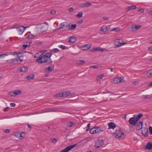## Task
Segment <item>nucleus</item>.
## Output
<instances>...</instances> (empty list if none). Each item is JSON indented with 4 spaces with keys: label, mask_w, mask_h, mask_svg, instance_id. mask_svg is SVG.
<instances>
[{
    "label": "nucleus",
    "mask_w": 152,
    "mask_h": 152,
    "mask_svg": "<svg viewBox=\"0 0 152 152\" xmlns=\"http://www.w3.org/2000/svg\"><path fill=\"white\" fill-rule=\"evenodd\" d=\"M59 47L61 48L63 50H65L66 49V47L65 46H64L62 45H59Z\"/></svg>",
    "instance_id": "41"
},
{
    "label": "nucleus",
    "mask_w": 152,
    "mask_h": 152,
    "mask_svg": "<svg viewBox=\"0 0 152 152\" xmlns=\"http://www.w3.org/2000/svg\"><path fill=\"white\" fill-rule=\"evenodd\" d=\"M135 115L133 117L131 118L129 120V124L132 125L133 126H135L136 125V124L137 123V121H136V120L134 118Z\"/></svg>",
    "instance_id": "9"
},
{
    "label": "nucleus",
    "mask_w": 152,
    "mask_h": 152,
    "mask_svg": "<svg viewBox=\"0 0 152 152\" xmlns=\"http://www.w3.org/2000/svg\"><path fill=\"white\" fill-rule=\"evenodd\" d=\"M141 133L142 135L145 137H147L148 134V128H142L141 130Z\"/></svg>",
    "instance_id": "11"
},
{
    "label": "nucleus",
    "mask_w": 152,
    "mask_h": 152,
    "mask_svg": "<svg viewBox=\"0 0 152 152\" xmlns=\"http://www.w3.org/2000/svg\"><path fill=\"white\" fill-rule=\"evenodd\" d=\"M47 27L45 26H42L41 28V29L44 32L46 31L47 30Z\"/></svg>",
    "instance_id": "42"
},
{
    "label": "nucleus",
    "mask_w": 152,
    "mask_h": 152,
    "mask_svg": "<svg viewBox=\"0 0 152 152\" xmlns=\"http://www.w3.org/2000/svg\"><path fill=\"white\" fill-rule=\"evenodd\" d=\"M103 130H102L100 127H95L91 129L90 130V132L91 134L97 133L100 132H103Z\"/></svg>",
    "instance_id": "3"
},
{
    "label": "nucleus",
    "mask_w": 152,
    "mask_h": 152,
    "mask_svg": "<svg viewBox=\"0 0 152 152\" xmlns=\"http://www.w3.org/2000/svg\"><path fill=\"white\" fill-rule=\"evenodd\" d=\"M85 63V61L83 60L77 61L76 62L77 65H82L84 64Z\"/></svg>",
    "instance_id": "30"
},
{
    "label": "nucleus",
    "mask_w": 152,
    "mask_h": 152,
    "mask_svg": "<svg viewBox=\"0 0 152 152\" xmlns=\"http://www.w3.org/2000/svg\"><path fill=\"white\" fill-rule=\"evenodd\" d=\"M110 26H102L101 29V31L106 32L108 31L110 29Z\"/></svg>",
    "instance_id": "13"
},
{
    "label": "nucleus",
    "mask_w": 152,
    "mask_h": 152,
    "mask_svg": "<svg viewBox=\"0 0 152 152\" xmlns=\"http://www.w3.org/2000/svg\"><path fill=\"white\" fill-rule=\"evenodd\" d=\"M91 52H94L96 51H99L102 52L103 51V49L100 48L98 47L91 49Z\"/></svg>",
    "instance_id": "26"
},
{
    "label": "nucleus",
    "mask_w": 152,
    "mask_h": 152,
    "mask_svg": "<svg viewBox=\"0 0 152 152\" xmlns=\"http://www.w3.org/2000/svg\"><path fill=\"white\" fill-rule=\"evenodd\" d=\"M50 13L52 14H55L56 13V11L55 10H52Z\"/></svg>",
    "instance_id": "54"
},
{
    "label": "nucleus",
    "mask_w": 152,
    "mask_h": 152,
    "mask_svg": "<svg viewBox=\"0 0 152 152\" xmlns=\"http://www.w3.org/2000/svg\"><path fill=\"white\" fill-rule=\"evenodd\" d=\"M73 124L74 123L72 122H69L68 123L67 125L69 126L72 127L73 126Z\"/></svg>",
    "instance_id": "40"
},
{
    "label": "nucleus",
    "mask_w": 152,
    "mask_h": 152,
    "mask_svg": "<svg viewBox=\"0 0 152 152\" xmlns=\"http://www.w3.org/2000/svg\"><path fill=\"white\" fill-rule=\"evenodd\" d=\"M59 51L58 50L57 48H55L53 50H51V52L52 53H55L58 52Z\"/></svg>",
    "instance_id": "35"
},
{
    "label": "nucleus",
    "mask_w": 152,
    "mask_h": 152,
    "mask_svg": "<svg viewBox=\"0 0 152 152\" xmlns=\"http://www.w3.org/2000/svg\"><path fill=\"white\" fill-rule=\"evenodd\" d=\"M143 97L144 98H151V95H143Z\"/></svg>",
    "instance_id": "48"
},
{
    "label": "nucleus",
    "mask_w": 152,
    "mask_h": 152,
    "mask_svg": "<svg viewBox=\"0 0 152 152\" xmlns=\"http://www.w3.org/2000/svg\"><path fill=\"white\" fill-rule=\"evenodd\" d=\"M10 95L11 96H15V94H14V91L12 92H11L10 93Z\"/></svg>",
    "instance_id": "52"
},
{
    "label": "nucleus",
    "mask_w": 152,
    "mask_h": 152,
    "mask_svg": "<svg viewBox=\"0 0 152 152\" xmlns=\"http://www.w3.org/2000/svg\"><path fill=\"white\" fill-rule=\"evenodd\" d=\"M28 28V27H24L22 26H20L16 28L18 33L20 35L22 34L25 31L26 28Z\"/></svg>",
    "instance_id": "5"
},
{
    "label": "nucleus",
    "mask_w": 152,
    "mask_h": 152,
    "mask_svg": "<svg viewBox=\"0 0 152 152\" xmlns=\"http://www.w3.org/2000/svg\"><path fill=\"white\" fill-rule=\"evenodd\" d=\"M54 70V65H51L48 67L45 68L44 69L45 72H49Z\"/></svg>",
    "instance_id": "10"
},
{
    "label": "nucleus",
    "mask_w": 152,
    "mask_h": 152,
    "mask_svg": "<svg viewBox=\"0 0 152 152\" xmlns=\"http://www.w3.org/2000/svg\"><path fill=\"white\" fill-rule=\"evenodd\" d=\"M52 54V53H45L44 55L38 58L37 59L36 62L41 64L45 63L46 65L51 64L52 62V61L50 58Z\"/></svg>",
    "instance_id": "1"
},
{
    "label": "nucleus",
    "mask_w": 152,
    "mask_h": 152,
    "mask_svg": "<svg viewBox=\"0 0 152 152\" xmlns=\"http://www.w3.org/2000/svg\"><path fill=\"white\" fill-rule=\"evenodd\" d=\"M108 126H109L108 129H114L116 127L115 124L112 122L108 123Z\"/></svg>",
    "instance_id": "19"
},
{
    "label": "nucleus",
    "mask_w": 152,
    "mask_h": 152,
    "mask_svg": "<svg viewBox=\"0 0 152 152\" xmlns=\"http://www.w3.org/2000/svg\"><path fill=\"white\" fill-rule=\"evenodd\" d=\"M62 94V93H59L55 95L54 96L57 97H63V95Z\"/></svg>",
    "instance_id": "37"
},
{
    "label": "nucleus",
    "mask_w": 152,
    "mask_h": 152,
    "mask_svg": "<svg viewBox=\"0 0 152 152\" xmlns=\"http://www.w3.org/2000/svg\"><path fill=\"white\" fill-rule=\"evenodd\" d=\"M141 26L139 25H137L131 27L132 30V31H135L140 29L141 28Z\"/></svg>",
    "instance_id": "20"
},
{
    "label": "nucleus",
    "mask_w": 152,
    "mask_h": 152,
    "mask_svg": "<svg viewBox=\"0 0 152 152\" xmlns=\"http://www.w3.org/2000/svg\"><path fill=\"white\" fill-rule=\"evenodd\" d=\"M9 109V107H7L4 109L3 110L4 112H7L8 110Z\"/></svg>",
    "instance_id": "51"
},
{
    "label": "nucleus",
    "mask_w": 152,
    "mask_h": 152,
    "mask_svg": "<svg viewBox=\"0 0 152 152\" xmlns=\"http://www.w3.org/2000/svg\"><path fill=\"white\" fill-rule=\"evenodd\" d=\"M90 68H93L95 69H97L98 68V66L97 65H94L90 66Z\"/></svg>",
    "instance_id": "49"
},
{
    "label": "nucleus",
    "mask_w": 152,
    "mask_h": 152,
    "mask_svg": "<svg viewBox=\"0 0 152 152\" xmlns=\"http://www.w3.org/2000/svg\"><path fill=\"white\" fill-rule=\"evenodd\" d=\"M32 42V41L31 40H29L28 42H25L26 44H24L22 46V48L23 49H26L27 47H29L30 46Z\"/></svg>",
    "instance_id": "14"
},
{
    "label": "nucleus",
    "mask_w": 152,
    "mask_h": 152,
    "mask_svg": "<svg viewBox=\"0 0 152 152\" xmlns=\"http://www.w3.org/2000/svg\"><path fill=\"white\" fill-rule=\"evenodd\" d=\"M103 74H100L99 75L96 77V80L97 81H100L104 77Z\"/></svg>",
    "instance_id": "31"
},
{
    "label": "nucleus",
    "mask_w": 152,
    "mask_h": 152,
    "mask_svg": "<svg viewBox=\"0 0 152 152\" xmlns=\"http://www.w3.org/2000/svg\"><path fill=\"white\" fill-rule=\"evenodd\" d=\"M83 22V20H80L78 21L77 23L79 24H81Z\"/></svg>",
    "instance_id": "57"
},
{
    "label": "nucleus",
    "mask_w": 152,
    "mask_h": 152,
    "mask_svg": "<svg viewBox=\"0 0 152 152\" xmlns=\"http://www.w3.org/2000/svg\"><path fill=\"white\" fill-rule=\"evenodd\" d=\"M76 38L75 36L70 37L68 40V42L70 43H73L75 42L76 41Z\"/></svg>",
    "instance_id": "18"
},
{
    "label": "nucleus",
    "mask_w": 152,
    "mask_h": 152,
    "mask_svg": "<svg viewBox=\"0 0 152 152\" xmlns=\"http://www.w3.org/2000/svg\"><path fill=\"white\" fill-rule=\"evenodd\" d=\"M120 30V28H113L111 31H116V32H118Z\"/></svg>",
    "instance_id": "39"
},
{
    "label": "nucleus",
    "mask_w": 152,
    "mask_h": 152,
    "mask_svg": "<svg viewBox=\"0 0 152 152\" xmlns=\"http://www.w3.org/2000/svg\"><path fill=\"white\" fill-rule=\"evenodd\" d=\"M113 136L119 139H123L125 138L124 133L121 129L116 130L113 134Z\"/></svg>",
    "instance_id": "2"
},
{
    "label": "nucleus",
    "mask_w": 152,
    "mask_h": 152,
    "mask_svg": "<svg viewBox=\"0 0 152 152\" xmlns=\"http://www.w3.org/2000/svg\"><path fill=\"white\" fill-rule=\"evenodd\" d=\"M20 72H27L28 68L27 66H23L20 67Z\"/></svg>",
    "instance_id": "22"
},
{
    "label": "nucleus",
    "mask_w": 152,
    "mask_h": 152,
    "mask_svg": "<svg viewBox=\"0 0 152 152\" xmlns=\"http://www.w3.org/2000/svg\"><path fill=\"white\" fill-rule=\"evenodd\" d=\"M34 75L33 74H31L28 75L26 78L28 80H31L34 79Z\"/></svg>",
    "instance_id": "29"
},
{
    "label": "nucleus",
    "mask_w": 152,
    "mask_h": 152,
    "mask_svg": "<svg viewBox=\"0 0 152 152\" xmlns=\"http://www.w3.org/2000/svg\"><path fill=\"white\" fill-rule=\"evenodd\" d=\"M77 145V144H75L74 145L68 146L61 151L60 152H68L72 149L76 147Z\"/></svg>",
    "instance_id": "6"
},
{
    "label": "nucleus",
    "mask_w": 152,
    "mask_h": 152,
    "mask_svg": "<svg viewBox=\"0 0 152 152\" xmlns=\"http://www.w3.org/2000/svg\"><path fill=\"white\" fill-rule=\"evenodd\" d=\"M27 126L30 129H31L32 128L30 124H28Z\"/></svg>",
    "instance_id": "60"
},
{
    "label": "nucleus",
    "mask_w": 152,
    "mask_h": 152,
    "mask_svg": "<svg viewBox=\"0 0 152 152\" xmlns=\"http://www.w3.org/2000/svg\"><path fill=\"white\" fill-rule=\"evenodd\" d=\"M63 95V97H66L68 96H71L72 95H73L75 93L74 92H73L72 93H71L69 91H65L62 92Z\"/></svg>",
    "instance_id": "12"
},
{
    "label": "nucleus",
    "mask_w": 152,
    "mask_h": 152,
    "mask_svg": "<svg viewBox=\"0 0 152 152\" xmlns=\"http://www.w3.org/2000/svg\"><path fill=\"white\" fill-rule=\"evenodd\" d=\"M13 55H17V58L18 61H19V62H22L23 61L24 59H25V58H24V55L23 54H21L20 53H18L17 52L13 53H12Z\"/></svg>",
    "instance_id": "4"
},
{
    "label": "nucleus",
    "mask_w": 152,
    "mask_h": 152,
    "mask_svg": "<svg viewBox=\"0 0 152 152\" xmlns=\"http://www.w3.org/2000/svg\"><path fill=\"white\" fill-rule=\"evenodd\" d=\"M52 111V110L50 109H48V112H51Z\"/></svg>",
    "instance_id": "63"
},
{
    "label": "nucleus",
    "mask_w": 152,
    "mask_h": 152,
    "mask_svg": "<svg viewBox=\"0 0 152 152\" xmlns=\"http://www.w3.org/2000/svg\"><path fill=\"white\" fill-rule=\"evenodd\" d=\"M83 16V12H79L76 15L77 18L82 17Z\"/></svg>",
    "instance_id": "36"
},
{
    "label": "nucleus",
    "mask_w": 152,
    "mask_h": 152,
    "mask_svg": "<svg viewBox=\"0 0 152 152\" xmlns=\"http://www.w3.org/2000/svg\"><path fill=\"white\" fill-rule=\"evenodd\" d=\"M137 7L135 5H132V6H129L128 7V8L129 9L128 11L130 10L135 9Z\"/></svg>",
    "instance_id": "32"
},
{
    "label": "nucleus",
    "mask_w": 152,
    "mask_h": 152,
    "mask_svg": "<svg viewBox=\"0 0 152 152\" xmlns=\"http://www.w3.org/2000/svg\"><path fill=\"white\" fill-rule=\"evenodd\" d=\"M77 26V25L75 24H72L71 27H70V28L71 29V30H74Z\"/></svg>",
    "instance_id": "34"
},
{
    "label": "nucleus",
    "mask_w": 152,
    "mask_h": 152,
    "mask_svg": "<svg viewBox=\"0 0 152 152\" xmlns=\"http://www.w3.org/2000/svg\"><path fill=\"white\" fill-rule=\"evenodd\" d=\"M67 22H64L61 24L59 25L60 27L57 28L58 29H61L64 28H67Z\"/></svg>",
    "instance_id": "15"
},
{
    "label": "nucleus",
    "mask_w": 152,
    "mask_h": 152,
    "mask_svg": "<svg viewBox=\"0 0 152 152\" xmlns=\"http://www.w3.org/2000/svg\"><path fill=\"white\" fill-rule=\"evenodd\" d=\"M91 48V46L88 44H86L82 46L83 50H86Z\"/></svg>",
    "instance_id": "27"
},
{
    "label": "nucleus",
    "mask_w": 152,
    "mask_h": 152,
    "mask_svg": "<svg viewBox=\"0 0 152 152\" xmlns=\"http://www.w3.org/2000/svg\"><path fill=\"white\" fill-rule=\"evenodd\" d=\"M21 92V91L20 90L15 91H14V94H15V96L17 95L20 94Z\"/></svg>",
    "instance_id": "33"
},
{
    "label": "nucleus",
    "mask_w": 152,
    "mask_h": 152,
    "mask_svg": "<svg viewBox=\"0 0 152 152\" xmlns=\"http://www.w3.org/2000/svg\"><path fill=\"white\" fill-rule=\"evenodd\" d=\"M142 116V114L139 113L137 115L135 116L134 118L136 119V121L137 122Z\"/></svg>",
    "instance_id": "28"
},
{
    "label": "nucleus",
    "mask_w": 152,
    "mask_h": 152,
    "mask_svg": "<svg viewBox=\"0 0 152 152\" xmlns=\"http://www.w3.org/2000/svg\"><path fill=\"white\" fill-rule=\"evenodd\" d=\"M149 130L150 134H152V127L151 126L149 127Z\"/></svg>",
    "instance_id": "46"
},
{
    "label": "nucleus",
    "mask_w": 152,
    "mask_h": 152,
    "mask_svg": "<svg viewBox=\"0 0 152 152\" xmlns=\"http://www.w3.org/2000/svg\"><path fill=\"white\" fill-rule=\"evenodd\" d=\"M70 27H71V26H70V24H68V23H67V28L68 27V29L69 30H71V29H69V28H70Z\"/></svg>",
    "instance_id": "55"
},
{
    "label": "nucleus",
    "mask_w": 152,
    "mask_h": 152,
    "mask_svg": "<svg viewBox=\"0 0 152 152\" xmlns=\"http://www.w3.org/2000/svg\"><path fill=\"white\" fill-rule=\"evenodd\" d=\"M103 18V19H104V20H108V18L107 17H104Z\"/></svg>",
    "instance_id": "59"
},
{
    "label": "nucleus",
    "mask_w": 152,
    "mask_h": 152,
    "mask_svg": "<svg viewBox=\"0 0 152 152\" xmlns=\"http://www.w3.org/2000/svg\"><path fill=\"white\" fill-rule=\"evenodd\" d=\"M90 124H87V127L88 128H90Z\"/></svg>",
    "instance_id": "62"
},
{
    "label": "nucleus",
    "mask_w": 152,
    "mask_h": 152,
    "mask_svg": "<svg viewBox=\"0 0 152 152\" xmlns=\"http://www.w3.org/2000/svg\"><path fill=\"white\" fill-rule=\"evenodd\" d=\"M123 78L120 77H117L114 79L113 81L114 83H118L120 82H122V81Z\"/></svg>",
    "instance_id": "16"
},
{
    "label": "nucleus",
    "mask_w": 152,
    "mask_h": 152,
    "mask_svg": "<svg viewBox=\"0 0 152 152\" xmlns=\"http://www.w3.org/2000/svg\"><path fill=\"white\" fill-rule=\"evenodd\" d=\"M148 76H152V69L148 71L146 73Z\"/></svg>",
    "instance_id": "38"
},
{
    "label": "nucleus",
    "mask_w": 152,
    "mask_h": 152,
    "mask_svg": "<svg viewBox=\"0 0 152 152\" xmlns=\"http://www.w3.org/2000/svg\"><path fill=\"white\" fill-rule=\"evenodd\" d=\"M10 63L12 64H15L17 63H20L19 62V61L17 57H16L15 59H12L10 61Z\"/></svg>",
    "instance_id": "25"
},
{
    "label": "nucleus",
    "mask_w": 152,
    "mask_h": 152,
    "mask_svg": "<svg viewBox=\"0 0 152 152\" xmlns=\"http://www.w3.org/2000/svg\"><path fill=\"white\" fill-rule=\"evenodd\" d=\"M145 148L149 150H152V143L151 142L148 143L145 146Z\"/></svg>",
    "instance_id": "24"
},
{
    "label": "nucleus",
    "mask_w": 152,
    "mask_h": 152,
    "mask_svg": "<svg viewBox=\"0 0 152 152\" xmlns=\"http://www.w3.org/2000/svg\"><path fill=\"white\" fill-rule=\"evenodd\" d=\"M25 135V133L24 132H22L20 133L19 134V137H23Z\"/></svg>",
    "instance_id": "44"
},
{
    "label": "nucleus",
    "mask_w": 152,
    "mask_h": 152,
    "mask_svg": "<svg viewBox=\"0 0 152 152\" xmlns=\"http://www.w3.org/2000/svg\"><path fill=\"white\" fill-rule=\"evenodd\" d=\"M7 55L6 54H1V55H0V58L1 57H4L5 56H7Z\"/></svg>",
    "instance_id": "53"
},
{
    "label": "nucleus",
    "mask_w": 152,
    "mask_h": 152,
    "mask_svg": "<svg viewBox=\"0 0 152 152\" xmlns=\"http://www.w3.org/2000/svg\"><path fill=\"white\" fill-rule=\"evenodd\" d=\"M137 11L139 12H140L141 13H144V9H140L138 10Z\"/></svg>",
    "instance_id": "45"
},
{
    "label": "nucleus",
    "mask_w": 152,
    "mask_h": 152,
    "mask_svg": "<svg viewBox=\"0 0 152 152\" xmlns=\"http://www.w3.org/2000/svg\"><path fill=\"white\" fill-rule=\"evenodd\" d=\"M119 41V39H116L114 41V43L116 46L117 47H120L126 44V43L124 42L120 43V42Z\"/></svg>",
    "instance_id": "8"
},
{
    "label": "nucleus",
    "mask_w": 152,
    "mask_h": 152,
    "mask_svg": "<svg viewBox=\"0 0 152 152\" xmlns=\"http://www.w3.org/2000/svg\"><path fill=\"white\" fill-rule=\"evenodd\" d=\"M57 142V140L56 138H53L52 140V142L54 143H56Z\"/></svg>",
    "instance_id": "47"
},
{
    "label": "nucleus",
    "mask_w": 152,
    "mask_h": 152,
    "mask_svg": "<svg viewBox=\"0 0 152 152\" xmlns=\"http://www.w3.org/2000/svg\"><path fill=\"white\" fill-rule=\"evenodd\" d=\"M25 37L27 39H32L35 37V36L30 34V32H27L25 35Z\"/></svg>",
    "instance_id": "23"
},
{
    "label": "nucleus",
    "mask_w": 152,
    "mask_h": 152,
    "mask_svg": "<svg viewBox=\"0 0 152 152\" xmlns=\"http://www.w3.org/2000/svg\"><path fill=\"white\" fill-rule=\"evenodd\" d=\"M10 105L12 107H14L16 106V104L15 103H10Z\"/></svg>",
    "instance_id": "50"
},
{
    "label": "nucleus",
    "mask_w": 152,
    "mask_h": 152,
    "mask_svg": "<svg viewBox=\"0 0 152 152\" xmlns=\"http://www.w3.org/2000/svg\"><path fill=\"white\" fill-rule=\"evenodd\" d=\"M148 50L150 51H152V46L149 47Z\"/></svg>",
    "instance_id": "58"
},
{
    "label": "nucleus",
    "mask_w": 152,
    "mask_h": 152,
    "mask_svg": "<svg viewBox=\"0 0 152 152\" xmlns=\"http://www.w3.org/2000/svg\"><path fill=\"white\" fill-rule=\"evenodd\" d=\"M104 144V142L103 140H97L95 143V146L96 148H99Z\"/></svg>",
    "instance_id": "7"
},
{
    "label": "nucleus",
    "mask_w": 152,
    "mask_h": 152,
    "mask_svg": "<svg viewBox=\"0 0 152 152\" xmlns=\"http://www.w3.org/2000/svg\"><path fill=\"white\" fill-rule=\"evenodd\" d=\"M143 122L140 121L136 125V129L137 130H140L142 128L143 126Z\"/></svg>",
    "instance_id": "17"
},
{
    "label": "nucleus",
    "mask_w": 152,
    "mask_h": 152,
    "mask_svg": "<svg viewBox=\"0 0 152 152\" xmlns=\"http://www.w3.org/2000/svg\"><path fill=\"white\" fill-rule=\"evenodd\" d=\"M91 5V4L89 2H87L86 3H85L83 4H82L80 5V7L82 8L86 7H88Z\"/></svg>",
    "instance_id": "21"
},
{
    "label": "nucleus",
    "mask_w": 152,
    "mask_h": 152,
    "mask_svg": "<svg viewBox=\"0 0 152 152\" xmlns=\"http://www.w3.org/2000/svg\"><path fill=\"white\" fill-rule=\"evenodd\" d=\"M3 132L7 133H9L10 131L9 129H5L3 130Z\"/></svg>",
    "instance_id": "43"
},
{
    "label": "nucleus",
    "mask_w": 152,
    "mask_h": 152,
    "mask_svg": "<svg viewBox=\"0 0 152 152\" xmlns=\"http://www.w3.org/2000/svg\"><path fill=\"white\" fill-rule=\"evenodd\" d=\"M73 10L72 7L70 8L69 9V11L70 12H72L73 11Z\"/></svg>",
    "instance_id": "56"
},
{
    "label": "nucleus",
    "mask_w": 152,
    "mask_h": 152,
    "mask_svg": "<svg viewBox=\"0 0 152 152\" xmlns=\"http://www.w3.org/2000/svg\"><path fill=\"white\" fill-rule=\"evenodd\" d=\"M149 14L152 15V10L150 11L149 12Z\"/></svg>",
    "instance_id": "61"
},
{
    "label": "nucleus",
    "mask_w": 152,
    "mask_h": 152,
    "mask_svg": "<svg viewBox=\"0 0 152 152\" xmlns=\"http://www.w3.org/2000/svg\"><path fill=\"white\" fill-rule=\"evenodd\" d=\"M148 86H152V83H149V84H148Z\"/></svg>",
    "instance_id": "64"
}]
</instances>
